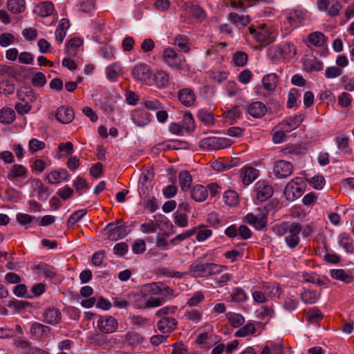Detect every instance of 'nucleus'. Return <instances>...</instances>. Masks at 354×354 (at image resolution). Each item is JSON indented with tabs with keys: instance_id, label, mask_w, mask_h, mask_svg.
<instances>
[{
	"instance_id": "nucleus-1",
	"label": "nucleus",
	"mask_w": 354,
	"mask_h": 354,
	"mask_svg": "<svg viewBox=\"0 0 354 354\" xmlns=\"http://www.w3.org/2000/svg\"><path fill=\"white\" fill-rule=\"evenodd\" d=\"M302 230V225L297 222L283 221L275 225L274 230L279 236L286 234L284 239L286 246L290 250H295L301 242L299 234Z\"/></svg>"
},
{
	"instance_id": "nucleus-2",
	"label": "nucleus",
	"mask_w": 354,
	"mask_h": 354,
	"mask_svg": "<svg viewBox=\"0 0 354 354\" xmlns=\"http://www.w3.org/2000/svg\"><path fill=\"white\" fill-rule=\"evenodd\" d=\"M227 269L226 266L214 263H205V257L196 259L189 266L188 274L194 278H208L218 274Z\"/></svg>"
},
{
	"instance_id": "nucleus-3",
	"label": "nucleus",
	"mask_w": 354,
	"mask_h": 354,
	"mask_svg": "<svg viewBox=\"0 0 354 354\" xmlns=\"http://www.w3.org/2000/svg\"><path fill=\"white\" fill-rule=\"evenodd\" d=\"M268 209L266 207H261L256 212L248 213L244 218V221L257 230H262L268 223Z\"/></svg>"
},
{
	"instance_id": "nucleus-4",
	"label": "nucleus",
	"mask_w": 354,
	"mask_h": 354,
	"mask_svg": "<svg viewBox=\"0 0 354 354\" xmlns=\"http://www.w3.org/2000/svg\"><path fill=\"white\" fill-rule=\"evenodd\" d=\"M248 30L257 41L266 42V44L273 43L277 37L276 32L269 28L265 24H260L257 28L251 26Z\"/></svg>"
},
{
	"instance_id": "nucleus-5",
	"label": "nucleus",
	"mask_w": 354,
	"mask_h": 354,
	"mask_svg": "<svg viewBox=\"0 0 354 354\" xmlns=\"http://www.w3.org/2000/svg\"><path fill=\"white\" fill-rule=\"evenodd\" d=\"M110 241H117L124 238L128 233V227L122 220L109 223L103 230Z\"/></svg>"
},
{
	"instance_id": "nucleus-6",
	"label": "nucleus",
	"mask_w": 354,
	"mask_h": 354,
	"mask_svg": "<svg viewBox=\"0 0 354 354\" xmlns=\"http://www.w3.org/2000/svg\"><path fill=\"white\" fill-rule=\"evenodd\" d=\"M304 180L301 177L292 178L286 185L284 189V195L287 200L292 201L299 198L304 192Z\"/></svg>"
},
{
	"instance_id": "nucleus-7",
	"label": "nucleus",
	"mask_w": 354,
	"mask_h": 354,
	"mask_svg": "<svg viewBox=\"0 0 354 354\" xmlns=\"http://www.w3.org/2000/svg\"><path fill=\"white\" fill-rule=\"evenodd\" d=\"M159 297H151L146 300L145 308H155L160 306L163 303L171 297H175L174 290L169 286L160 282Z\"/></svg>"
},
{
	"instance_id": "nucleus-8",
	"label": "nucleus",
	"mask_w": 354,
	"mask_h": 354,
	"mask_svg": "<svg viewBox=\"0 0 354 354\" xmlns=\"http://www.w3.org/2000/svg\"><path fill=\"white\" fill-rule=\"evenodd\" d=\"M199 147L207 150H218L230 147L232 141L227 138L208 137L199 142Z\"/></svg>"
},
{
	"instance_id": "nucleus-9",
	"label": "nucleus",
	"mask_w": 354,
	"mask_h": 354,
	"mask_svg": "<svg viewBox=\"0 0 354 354\" xmlns=\"http://www.w3.org/2000/svg\"><path fill=\"white\" fill-rule=\"evenodd\" d=\"M97 325L98 329L103 333H114L118 326V321L115 318L110 315L100 316Z\"/></svg>"
},
{
	"instance_id": "nucleus-10",
	"label": "nucleus",
	"mask_w": 354,
	"mask_h": 354,
	"mask_svg": "<svg viewBox=\"0 0 354 354\" xmlns=\"http://www.w3.org/2000/svg\"><path fill=\"white\" fill-rule=\"evenodd\" d=\"M151 74L152 72L150 67L143 63L136 65L131 71L133 77L136 81L142 83L147 82L151 78Z\"/></svg>"
},
{
	"instance_id": "nucleus-11",
	"label": "nucleus",
	"mask_w": 354,
	"mask_h": 354,
	"mask_svg": "<svg viewBox=\"0 0 354 354\" xmlns=\"http://www.w3.org/2000/svg\"><path fill=\"white\" fill-rule=\"evenodd\" d=\"M254 191L258 201L263 202L270 198L273 194V188L265 180L258 181L254 186Z\"/></svg>"
},
{
	"instance_id": "nucleus-12",
	"label": "nucleus",
	"mask_w": 354,
	"mask_h": 354,
	"mask_svg": "<svg viewBox=\"0 0 354 354\" xmlns=\"http://www.w3.org/2000/svg\"><path fill=\"white\" fill-rule=\"evenodd\" d=\"M293 171L291 162L286 160H277L275 162L273 172L277 178H284L290 176Z\"/></svg>"
},
{
	"instance_id": "nucleus-13",
	"label": "nucleus",
	"mask_w": 354,
	"mask_h": 354,
	"mask_svg": "<svg viewBox=\"0 0 354 354\" xmlns=\"http://www.w3.org/2000/svg\"><path fill=\"white\" fill-rule=\"evenodd\" d=\"M302 121L303 116L297 115L286 118L277 125V128L290 132L299 127Z\"/></svg>"
},
{
	"instance_id": "nucleus-14",
	"label": "nucleus",
	"mask_w": 354,
	"mask_h": 354,
	"mask_svg": "<svg viewBox=\"0 0 354 354\" xmlns=\"http://www.w3.org/2000/svg\"><path fill=\"white\" fill-rule=\"evenodd\" d=\"M55 118L62 124H69L73 120L75 113L71 107L61 106L56 111Z\"/></svg>"
},
{
	"instance_id": "nucleus-15",
	"label": "nucleus",
	"mask_w": 354,
	"mask_h": 354,
	"mask_svg": "<svg viewBox=\"0 0 354 354\" xmlns=\"http://www.w3.org/2000/svg\"><path fill=\"white\" fill-rule=\"evenodd\" d=\"M259 176V171L250 166H245L240 169V178L245 185L254 182Z\"/></svg>"
},
{
	"instance_id": "nucleus-16",
	"label": "nucleus",
	"mask_w": 354,
	"mask_h": 354,
	"mask_svg": "<svg viewBox=\"0 0 354 354\" xmlns=\"http://www.w3.org/2000/svg\"><path fill=\"white\" fill-rule=\"evenodd\" d=\"M178 322L171 317H163L157 323L158 329L162 334H169L173 332Z\"/></svg>"
},
{
	"instance_id": "nucleus-17",
	"label": "nucleus",
	"mask_w": 354,
	"mask_h": 354,
	"mask_svg": "<svg viewBox=\"0 0 354 354\" xmlns=\"http://www.w3.org/2000/svg\"><path fill=\"white\" fill-rule=\"evenodd\" d=\"M302 62L306 71H319L323 68V63L317 59L315 55L306 54Z\"/></svg>"
},
{
	"instance_id": "nucleus-18",
	"label": "nucleus",
	"mask_w": 354,
	"mask_h": 354,
	"mask_svg": "<svg viewBox=\"0 0 354 354\" xmlns=\"http://www.w3.org/2000/svg\"><path fill=\"white\" fill-rule=\"evenodd\" d=\"M131 119L137 126L145 127L150 122L151 115L145 109H138L132 112Z\"/></svg>"
},
{
	"instance_id": "nucleus-19",
	"label": "nucleus",
	"mask_w": 354,
	"mask_h": 354,
	"mask_svg": "<svg viewBox=\"0 0 354 354\" xmlns=\"http://www.w3.org/2000/svg\"><path fill=\"white\" fill-rule=\"evenodd\" d=\"M44 320L46 323L55 326L62 321L60 310L55 307L46 309L43 313Z\"/></svg>"
},
{
	"instance_id": "nucleus-20",
	"label": "nucleus",
	"mask_w": 354,
	"mask_h": 354,
	"mask_svg": "<svg viewBox=\"0 0 354 354\" xmlns=\"http://www.w3.org/2000/svg\"><path fill=\"white\" fill-rule=\"evenodd\" d=\"M304 20V14L301 11L295 10L292 12H290L289 15L286 17V21H284L283 24L288 25V27L286 26V29H290L292 30L297 28L299 24H301Z\"/></svg>"
},
{
	"instance_id": "nucleus-21",
	"label": "nucleus",
	"mask_w": 354,
	"mask_h": 354,
	"mask_svg": "<svg viewBox=\"0 0 354 354\" xmlns=\"http://www.w3.org/2000/svg\"><path fill=\"white\" fill-rule=\"evenodd\" d=\"M208 196L207 188L200 184H197L190 189V197L194 201L202 203Z\"/></svg>"
},
{
	"instance_id": "nucleus-22",
	"label": "nucleus",
	"mask_w": 354,
	"mask_h": 354,
	"mask_svg": "<svg viewBox=\"0 0 354 354\" xmlns=\"http://www.w3.org/2000/svg\"><path fill=\"white\" fill-rule=\"evenodd\" d=\"M247 111L252 117L260 118L267 113V107L262 102L257 101L248 106Z\"/></svg>"
},
{
	"instance_id": "nucleus-23",
	"label": "nucleus",
	"mask_w": 354,
	"mask_h": 354,
	"mask_svg": "<svg viewBox=\"0 0 354 354\" xmlns=\"http://www.w3.org/2000/svg\"><path fill=\"white\" fill-rule=\"evenodd\" d=\"M321 293L315 290L303 288L299 294L301 301L305 304H314L320 299Z\"/></svg>"
},
{
	"instance_id": "nucleus-24",
	"label": "nucleus",
	"mask_w": 354,
	"mask_h": 354,
	"mask_svg": "<svg viewBox=\"0 0 354 354\" xmlns=\"http://www.w3.org/2000/svg\"><path fill=\"white\" fill-rule=\"evenodd\" d=\"M179 101L185 106H191L196 100L194 92L189 88H183L178 91Z\"/></svg>"
},
{
	"instance_id": "nucleus-25",
	"label": "nucleus",
	"mask_w": 354,
	"mask_h": 354,
	"mask_svg": "<svg viewBox=\"0 0 354 354\" xmlns=\"http://www.w3.org/2000/svg\"><path fill=\"white\" fill-rule=\"evenodd\" d=\"M331 278L343 281L346 283H350L354 281V277L352 272H346L343 269H332L330 271Z\"/></svg>"
},
{
	"instance_id": "nucleus-26",
	"label": "nucleus",
	"mask_w": 354,
	"mask_h": 354,
	"mask_svg": "<svg viewBox=\"0 0 354 354\" xmlns=\"http://www.w3.org/2000/svg\"><path fill=\"white\" fill-rule=\"evenodd\" d=\"M70 175L65 169H61L58 171H51L47 176L48 183L50 184H59L62 181L69 180Z\"/></svg>"
},
{
	"instance_id": "nucleus-27",
	"label": "nucleus",
	"mask_w": 354,
	"mask_h": 354,
	"mask_svg": "<svg viewBox=\"0 0 354 354\" xmlns=\"http://www.w3.org/2000/svg\"><path fill=\"white\" fill-rule=\"evenodd\" d=\"M17 96L20 101L32 104L35 102L37 97L33 92V90L30 87H21L17 91Z\"/></svg>"
},
{
	"instance_id": "nucleus-28",
	"label": "nucleus",
	"mask_w": 354,
	"mask_h": 354,
	"mask_svg": "<svg viewBox=\"0 0 354 354\" xmlns=\"http://www.w3.org/2000/svg\"><path fill=\"white\" fill-rule=\"evenodd\" d=\"M28 170L22 165H13L8 173V178L15 180L17 178H25L27 177Z\"/></svg>"
},
{
	"instance_id": "nucleus-29",
	"label": "nucleus",
	"mask_w": 354,
	"mask_h": 354,
	"mask_svg": "<svg viewBox=\"0 0 354 354\" xmlns=\"http://www.w3.org/2000/svg\"><path fill=\"white\" fill-rule=\"evenodd\" d=\"M35 270L38 274L44 277L53 279L57 276V271L55 268L46 263H40L35 267Z\"/></svg>"
},
{
	"instance_id": "nucleus-30",
	"label": "nucleus",
	"mask_w": 354,
	"mask_h": 354,
	"mask_svg": "<svg viewBox=\"0 0 354 354\" xmlns=\"http://www.w3.org/2000/svg\"><path fill=\"white\" fill-rule=\"evenodd\" d=\"M160 282H153L144 284L140 288V294L143 297H150L153 295H158L160 290Z\"/></svg>"
},
{
	"instance_id": "nucleus-31",
	"label": "nucleus",
	"mask_w": 354,
	"mask_h": 354,
	"mask_svg": "<svg viewBox=\"0 0 354 354\" xmlns=\"http://www.w3.org/2000/svg\"><path fill=\"white\" fill-rule=\"evenodd\" d=\"M163 58L171 67L177 66L180 62L178 53L171 48H167L164 50Z\"/></svg>"
},
{
	"instance_id": "nucleus-32",
	"label": "nucleus",
	"mask_w": 354,
	"mask_h": 354,
	"mask_svg": "<svg viewBox=\"0 0 354 354\" xmlns=\"http://www.w3.org/2000/svg\"><path fill=\"white\" fill-rule=\"evenodd\" d=\"M262 84L265 90L272 92L277 88L278 76L275 73L267 74L263 77Z\"/></svg>"
},
{
	"instance_id": "nucleus-33",
	"label": "nucleus",
	"mask_w": 354,
	"mask_h": 354,
	"mask_svg": "<svg viewBox=\"0 0 354 354\" xmlns=\"http://www.w3.org/2000/svg\"><path fill=\"white\" fill-rule=\"evenodd\" d=\"M197 118L207 127L214 126L216 122L214 115L210 111L205 109L199 110L197 113Z\"/></svg>"
},
{
	"instance_id": "nucleus-34",
	"label": "nucleus",
	"mask_w": 354,
	"mask_h": 354,
	"mask_svg": "<svg viewBox=\"0 0 354 354\" xmlns=\"http://www.w3.org/2000/svg\"><path fill=\"white\" fill-rule=\"evenodd\" d=\"M179 184L182 191L187 192L190 189L192 183V176L189 171L183 170L178 175Z\"/></svg>"
},
{
	"instance_id": "nucleus-35",
	"label": "nucleus",
	"mask_w": 354,
	"mask_h": 354,
	"mask_svg": "<svg viewBox=\"0 0 354 354\" xmlns=\"http://www.w3.org/2000/svg\"><path fill=\"white\" fill-rule=\"evenodd\" d=\"M54 10V6L50 1H44L38 4L35 8V12L41 17L50 15Z\"/></svg>"
},
{
	"instance_id": "nucleus-36",
	"label": "nucleus",
	"mask_w": 354,
	"mask_h": 354,
	"mask_svg": "<svg viewBox=\"0 0 354 354\" xmlns=\"http://www.w3.org/2000/svg\"><path fill=\"white\" fill-rule=\"evenodd\" d=\"M230 297L231 301L235 303H245L248 299L247 292L241 287L232 289Z\"/></svg>"
},
{
	"instance_id": "nucleus-37",
	"label": "nucleus",
	"mask_w": 354,
	"mask_h": 354,
	"mask_svg": "<svg viewBox=\"0 0 354 354\" xmlns=\"http://www.w3.org/2000/svg\"><path fill=\"white\" fill-rule=\"evenodd\" d=\"M225 316H226V319H227L228 323L233 328L241 327L245 323V318L240 313L229 312L226 314Z\"/></svg>"
},
{
	"instance_id": "nucleus-38",
	"label": "nucleus",
	"mask_w": 354,
	"mask_h": 354,
	"mask_svg": "<svg viewBox=\"0 0 354 354\" xmlns=\"http://www.w3.org/2000/svg\"><path fill=\"white\" fill-rule=\"evenodd\" d=\"M30 330L32 335L41 337L50 333V328L39 322H33L30 326Z\"/></svg>"
},
{
	"instance_id": "nucleus-39",
	"label": "nucleus",
	"mask_w": 354,
	"mask_h": 354,
	"mask_svg": "<svg viewBox=\"0 0 354 354\" xmlns=\"http://www.w3.org/2000/svg\"><path fill=\"white\" fill-rule=\"evenodd\" d=\"M33 184L34 191L37 193L38 199L40 201L46 200L49 196L48 189L39 179L34 180Z\"/></svg>"
},
{
	"instance_id": "nucleus-40",
	"label": "nucleus",
	"mask_w": 354,
	"mask_h": 354,
	"mask_svg": "<svg viewBox=\"0 0 354 354\" xmlns=\"http://www.w3.org/2000/svg\"><path fill=\"white\" fill-rule=\"evenodd\" d=\"M338 243L347 252L354 251L352 239L348 233L342 232L338 236Z\"/></svg>"
},
{
	"instance_id": "nucleus-41",
	"label": "nucleus",
	"mask_w": 354,
	"mask_h": 354,
	"mask_svg": "<svg viewBox=\"0 0 354 354\" xmlns=\"http://www.w3.org/2000/svg\"><path fill=\"white\" fill-rule=\"evenodd\" d=\"M281 153L283 156L294 158L304 153V149L299 145H291L283 148Z\"/></svg>"
},
{
	"instance_id": "nucleus-42",
	"label": "nucleus",
	"mask_w": 354,
	"mask_h": 354,
	"mask_svg": "<svg viewBox=\"0 0 354 354\" xmlns=\"http://www.w3.org/2000/svg\"><path fill=\"white\" fill-rule=\"evenodd\" d=\"M122 74V68L118 63H113L106 68V75L108 80L115 82Z\"/></svg>"
},
{
	"instance_id": "nucleus-43",
	"label": "nucleus",
	"mask_w": 354,
	"mask_h": 354,
	"mask_svg": "<svg viewBox=\"0 0 354 354\" xmlns=\"http://www.w3.org/2000/svg\"><path fill=\"white\" fill-rule=\"evenodd\" d=\"M178 142L177 141L167 140L155 145L152 148V151L154 153H158L166 150L176 149H178Z\"/></svg>"
},
{
	"instance_id": "nucleus-44",
	"label": "nucleus",
	"mask_w": 354,
	"mask_h": 354,
	"mask_svg": "<svg viewBox=\"0 0 354 354\" xmlns=\"http://www.w3.org/2000/svg\"><path fill=\"white\" fill-rule=\"evenodd\" d=\"M256 333V328L252 322H248L245 326L237 330L234 336L237 337H245Z\"/></svg>"
},
{
	"instance_id": "nucleus-45",
	"label": "nucleus",
	"mask_w": 354,
	"mask_h": 354,
	"mask_svg": "<svg viewBox=\"0 0 354 354\" xmlns=\"http://www.w3.org/2000/svg\"><path fill=\"white\" fill-rule=\"evenodd\" d=\"M15 119V111L8 107L2 109L0 111V122L3 124H11Z\"/></svg>"
},
{
	"instance_id": "nucleus-46",
	"label": "nucleus",
	"mask_w": 354,
	"mask_h": 354,
	"mask_svg": "<svg viewBox=\"0 0 354 354\" xmlns=\"http://www.w3.org/2000/svg\"><path fill=\"white\" fill-rule=\"evenodd\" d=\"M197 232V227H192L188 230H186L181 234H178L174 238L170 240L171 244L173 245H177L180 242L190 238L192 236L195 234Z\"/></svg>"
},
{
	"instance_id": "nucleus-47",
	"label": "nucleus",
	"mask_w": 354,
	"mask_h": 354,
	"mask_svg": "<svg viewBox=\"0 0 354 354\" xmlns=\"http://www.w3.org/2000/svg\"><path fill=\"white\" fill-rule=\"evenodd\" d=\"M180 123L186 132L193 131L195 129V122L194 118L192 115L189 112L184 113L183 119Z\"/></svg>"
},
{
	"instance_id": "nucleus-48",
	"label": "nucleus",
	"mask_w": 354,
	"mask_h": 354,
	"mask_svg": "<svg viewBox=\"0 0 354 354\" xmlns=\"http://www.w3.org/2000/svg\"><path fill=\"white\" fill-rule=\"evenodd\" d=\"M7 8L12 13H21L25 10V1L24 0H8Z\"/></svg>"
},
{
	"instance_id": "nucleus-49",
	"label": "nucleus",
	"mask_w": 354,
	"mask_h": 354,
	"mask_svg": "<svg viewBox=\"0 0 354 354\" xmlns=\"http://www.w3.org/2000/svg\"><path fill=\"white\" fill-rule=\"evenodd\" d=\"M224 203L230 207L236 206L239 203L238 194L234 190H227L223 193Z\"/></svg>"
},
{
	"instance_id": "nucleus-50",
	"label": "nucleus",
	"mask_w": 354,
	"mask_h": 354,
	"mask_svg": "<svg viewBox=\"0 0 354 354\" xmlns=\"http://www.w3.org/2000/svg\"><path fill=\"white\" fill-rule=\"evenodd\" d=\"M12 79H3L0 81L1 93L8 95L14 93L15 86Z\"/></svg>"
},
{
	"instance_id": "nucleus-51",
	"label": "nucleus",
	"mask_w": 354,
	"mask_h": 354,
	"mask_svg": "<svg viewBox=\"0 0 354 354\" xmlns=\"http://www.w3.org/2000/svg\"><path fill=\"white\" fill-rule=\"evenodd\" d=\"M205 301V295L202 291L195 292L186 302L189 307H197Z\"/></svg>"
},
{
	"instance_id": "nucleus-52",
	"label": "nucleus",
	"mask_w": 354,
	"mask_h": 354,
	"mask_svg": "<svg viewBox=\"0 0 354 354\" xmlns=\"http://www.w3.org/2000/svg\"><path fill=\"white\" fill-rule=\"evenodd\" d=\"M154 81L158 88H165L169 84V76L165 71H158L154 75Z\"/></svg>"
},
{
	"instance_id": "nucleus-53",
	"label": "nucleus",
	"mask_w": 354,
	"mask_h": 354,
	"mask_svg": "<svg viewBox=\"0 0 354 354\" xmlns=\"http://www.w3.org/2000/svg\"><path fill=\"white\" fill-rule=\"evenodd\" d=\"M207 75L212 82L221 83L227 78L228 73L224 71L211 70L207 72Z\"/></svg>"
},
{
	"instance_id": "nucleus-54",
	"label": "nucleus",
	"mask_w": 354,
	"mask_h": 354,
	"mask_svg": "<svg viewBox=\"0 0 354 354\" xmlns=\"http://www.w3.org/2000/svg\"><path fill=\"white\" fill-rule=\"evenodd\" d=\"M184 317L189 322L194 324H198L203 319V313L198 309L194 308L189 310H187L185 313Z\"/></svg>"
},
{
	"instance_id": "nucleus-55",
	"label": "nucleus",
	"mask_w": 354,
	"mask_h": 354,
	"mask_svg": "<svg viewBox=\"0 0 354 354\" xmlns=\"http://www.w3.org/2000/svg\"><path fill=\"white\" fill-rule=\"evenodd\" d=\"M229 19L234 25L241 24L243 26H245L250 22V17L248 15L245 16L234 12L230 14Z\"/></svg>"
},
{
	"instance_id": "nucleus-56",
	"label": "nucleus",
	"mask_w": 354,
	"mask_h": 354,
	"mask_svg": "<svg viewBox=\"0 0 354 354\" xmlns=\"http://www.w3.org/2000/svg\"><path fill=\"white\" fill-rule=\"evenodd\" d=\"M125 342L131 346H136L142 342L143 337L136 332H129L125 334Z\"/></svg>"
},
{
	"instance_id": "nucleus-57",
	"label": "nucleus",
	"mask_w": 354,
	"mask_h": 354,
	"mask_svg": "<svg viewBox=\"0 0 354 354\" xmlns=\"http://www.w3.org/2000/svg\"><path fill=\"white\" fill-rule=\"evenodd\" d=\"M349 137L344 134L337 136L335 138L337 148L345 153L349 151Z\"/></svg>"
},
{
	"instance_id": "nucleus-58",
	"label": "nucleus",
	"mask_w": 354,
	"mask_h": 354,
	"mask_svg": "<svg viewBox=\"0 0 354 354\" xmlns=\"http://www.w3.org/2000/svg\"><path fill=\"white\" fill-rule=\"evenodd\" d=\"M306 317L309 322L316 323L322 319L323 314L319 309L313 308L306 312Z\"/></svg>"
},
{
	"instance_id": "nucleus-59",
	"label": "nucleus",
	"mask_w": 354,
	"mask_h": 354,
	"mask_svg": "<svg viewBox=\"0 0 354 354\" xmlns=\"http://www.w3.org/2000/svg\"><path fill=\"white\" fill-rule=\"evenodd\" d=\"M46 147V143L37 138H31L28 141V151L30 153H35L43 150Z\"/></svg>"
},
{
	"instance_id": "nucleus-60",
	"label": "nucleus",
	"mask_w": 354,
	"mask_h": 354,
	"mask_svg": "<svg viewBox=\"0 0 354 354\" xmlns=\"http://www.w3.org/2000/svg\"><path fill=\"white\" fill-rule=\"evenodd\" d=\"M189 13L196 19L203 21L206 17V14L203 8L198 4H192L189 6Z\"/></svg>"
},
{
	"instance_id": "nucleus-61",
	"label": "nucleus",
	"mask_w": 354,
	"mask_h": 354,
	"mask_svg": "<svg viewBox=\"0 0 354 354\" xmlns=\"http://www.w3.org/2000/svg\"><path fill=\"white\" fill-rule=\"evenodd\" d=\"M58 150L61 154H58V158H60L64 156H67L71 155L73 151V145L71 142H66L65 143H60L58 145Z\"/></svg>"
},
{
	"instance_id": "nucleus-62",
	"label": "nucleus",
	"mask_w": 354,
	"mask_h": 354,
	"mask_svg": "<svg viewBox=\"0 0 354 354\" xmlns=\"http://www.w3.org/2000/svg\"><path fill=\"white\" fill-rule=\"evenodd\" d=\"M265 291L267 292L271 297L279 298L282 293V290L279 284H267L263 286Z\"/></svg>"
},
{
	"instance_id": "nucleus-63",
	"label": "nucleus",
	"mask_w": 354,
	"mask_h": 354,
	"mask_svg": "<svg viewBox=\"0 0 354 354\" xmlns=\"http://www.w3.org/2000/svg\"><path fill=\"white\" fill-rule=\"evenodd\" d=\"M298 304L297 298L293 295H290L287 296L284 299L283 306L286 310L292 312L297 308Z\"/></svg>"
},
{
	"instance_id": "nucleus-64",
	"label": "nucleus",
	"mask_w": 354,
	"mask_h": 354,
	"mask_svg": "<svg viewBox=\"0 0 354 354\" xmlns=\"http://www.w3.org/2000/svg\"><path fill=\"white\" fill-rule=\"evenodd\" d=\"M212 235V230L204 228L203 226L197 227L196 239L198 242H203Z\"/></svg>"
}]
</instances>
